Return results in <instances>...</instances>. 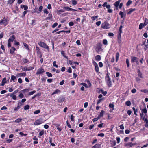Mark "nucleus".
<instances>
[{"label":"nucleus","mask_w":148,"mask_h":148,"mask_svg":"<svg viewBox=\"0 0 148 148\" xmlns=\"http://www.w3.org/2000/svg\"><path fill=\"white\" fill-rule=\"evenodd\" d=\"M29 91V89H23L21 90L20 92H22L23 93H25V92H28Z\"/></svg>","instance_id":"obj_38"},{"label":"nucleus","mask_w":148,"mask_h":148,"mask_svg":"<svg viewBox=\"0 0 148 148\" xmlns=\"http://www.w3.org/2000/svg\"><path fill=\"white\" fill-rule=\"evenodd\" d=\"M46 73L47 75L49 77H52V75L49 72H47Z\"/></svg>","instance_id":"obj_44"},{"label":"nucleus","mask_w":148,"mask_h":148,"mask_svg":"<svg viewBox=\"0 0 148 148\" xmlns=\"http://www.w3.org/2000/svg\"><path fill=\"white\" fill-rule=\"evenodd\" d=\"M6 78H4L2 80V83L1 85L2 86H3L4 84L6 83Z\"/></svg>","instance_id":"obj_19"},{"label":"nucleus","mask_w":148,"mask_h":148,"mask_svg":"<svg viewBox=\"0 0 148 148\" xmlns=\"http://www.w3.org/2000/svg\"><path fill=\"white\" fill-rule=\"evenodd\" d=\"M106 81L107 83V85L109 87H110L112 86V82L110 77L108 74H107L105 77Z\"/></svg>","instance_id":"obj_2"},{"label":"nucleus","mask_w":148,"mask_h":148,"mask_svg":"<svg viewBox=\"0 0 148 148\" xmlns=\"http://www.w3.org/2000/svg\"><path fill=\"white\" fill-rule=\"evenodd\" d=\"M60 92H61L59 90H58V89H56L55 90V91L54 92H53L52 93V95H53L54 94H58L59 93H60Z\"/></svg>","instance_id":"obj_23"},{"label":"nucleus","mask_w":148,"mask_h":148,"mask_svg":"<svg viewBox=\"0 0 148 148\" xmlns=\"http://www.w3.org/2000/svg\"><path fill=\"white\" fill-rule=\"evenodd\" d=\"M36 91L35 90H33L31 92H30L28 94L29 95H33L34 93L36 92Z\"/></svg>","instance_id":"obj_53"},{"label":"nucleus","mask_w":148,"mask_h":148,"mask_svg":"<svg viewBox=\"0 0 148 148\" xmlns=\"http://www.w3.org/2000/svg\"><path fill=\"white\" fill-rule=\"evenodd\" d=\"M144 26V24L143 25L142 23H140L139 25V29H142Z\"/></svg>","instance_id":"obj_46"},{"label":"nucleus","mask_w":148,"mask_h":148,"mask_svg":"<svg viewBox=\"0 0 148 148\" xmlns=\"http://www.w3.org/2000/svg\"><path fill=\"white\" fill-rule=\"evenodd\" d=\"M131 62H136L137 64H138V58L136 57L131 56Z\"/></svg>","instance_id":"obj_4"},{"label":"nucleus","mask_w":148,"mask_h":148,"mask_svg":"<svg viewBox=\"0 0 148 148\" xmlns=\"http://www.w3.org/2000/svg\"><path fill=\"white\" fill-rule=\"evenodd\" d=\"M126 63L127 66L128 67H129L130 66V64L129 59L128 58H127L126 59Z\"/></svg>","instance_id":"obj_27"},{"label":"nucleus","mask_w":148,"mask_h":148,"mask_svg":"<svg viewBox=\"0 0 148 148\" xmlns=\"http://www.w3.org/2000/svg\"><path fill=\"white\" fill-rule=\"evenodd\" d=\"M71 2L72 4L74 5H75L77 3V1L75 0H72Z\"/></svg>","instance_id":"obj_47"},{"label":"nucleus","mask_w":148,"mask_h":148,"mask_svg":"<svg viewBox=\"0 0 148 148\" xmlns=\"http://www.w3.org/2000/svg\"><path fill=\"white\" fill-rule=\"evenodd\" d=\"M8 20L4 18L0 20V25L5 26L8 24Z\"/></svg>","instance_id":"obj_1"},{"label":"nucleus","mask_w":148,"mask_h":148,"mask_svg":"<svg viewBox=\"0 0 148 148\" xmlns=\"http://www.w3.org/2000/svg\"><path fill=\"white\" fill-rule=\"evenodd\" d=\"M95 60L97 61H99L101 59V57L99 55H97L95 56Z\"/></svg>","instance_id":"obj_16"},{"label":"nucleus","mask_w":148,"mask_h":148,"mask_svg":"<svg viewBox=\"0 0 148 148\" xmlns=\"http://www.w3.org/2000/svg\"><path fill=\"white\" fill-rule=\"evenodd\" d=\"M69 26H73L74 25V24L73 22L71 21L69 23Z\"/></svg>","instance_id":"obj_64"},{"label":"nucleus","mask_w":148,"mask_h":148,"mask_svg":"<svg viewBox=\"0 0 148 148\" xmlns=\"http://www.w3.org/2000/svg\"><path fill=\"white\" fill-rule=\"evenodd\" d=\"M119 14L121 16V17L123 18L124 16H125V15L123 14V12L122 11H120L119 13Z\"/></svg>","instance_id":"obj_33"},{"label":"nucleus","mask_w":148,"mask_h":148,"mask_svg":"<svg viewBox=\"0 0 148 148\" xmlns=\"http://www.w3.org/2000/svg\"><path fill=\"white\" fill-rule=\"evenodd\" d=\"M42 123V121L39 119L36 120L34 123V124L35 125H38Z\"/></svg>","instance_id":"obj_8"},{"label":"nucleus","mask_w":148,"mask_h":148,"mask_svg":"<svg viewBox=\"0 0 148 148\" xmlns=\"http://www.w3.org/2000/svg\"><path fill=\"white\" fill-rule=\"evenodd\" d=\"M125 146H128L132 147L133 146V144L132 142H128L125 144Z\"/></svg>","instance_id":"obj_17"},{"label":"nucleus","mask_w":148,"mask_h":148,"mask_svg":"<svg viewBox=\"0 0 148 148\" xmlns=\"http://www.w3.org/2000/svg\"><path fill=\"white\" fill-rule=\"evenodd\" d=\"M34 69V67H25L24 68V70L25 71H29L33 69Z\"/></svg>","instance_id":"obj_15"},{"label":"nucleus","mask_w":148,"mask_h":148,"mask_svg":"<svg viewBox=\"0 0 148 148\" xmlns=\"http://www.w3.org/2000/svg\"><path fill=\"white\" fill-rule=\"evenodd\" d=\"M132 109H133V110L134 111V114L136 115V116H137V114H136V112H137V111H138V110L137 109H136L134 107H133L132 108Z\"/></svg>","instance_id":"obj_28"},{"label":"nucleus","mask_w":148,"mask_h":148,"mask_svg":"<svg viewBox=\"0 0 148 148\" xmlns=\"http://www.w3.org/2000/svg\"><path fill=\"white\" fill-rule=\"evenodd\" d=\"M38 44L40 46L43 48L47 49L48 51H49V47L44 42L40 41L38 42Z\"/></svg>","instance_id":"obj_3"},{"label":"nucleus","mask_w":148,"mask_h":148,"mask_svg":"<svg viewBox=\"0 0 148 148\" xmlns=\"http://www.w3.org/2000/svg\"><path fill=\"white\" fill-rule=\"evenodd\" d=\"M103 43L105 45H106L108 44L107 40L106 39H104L103 40Z\"/></svg>","instance_id":"obj_51"},{"label":"nucleus","mask_w":148,"mask_h":148,"mask_svg":"<svg viewBox=\"0 0 148 148\" xmlns=\"http://www.w3.org/2000/svg\"><path fill=\"white\" fill-rule=\"evenodd\" d=\"M58 23H54L52 26V27L53 28H54L57 26L58 25Z\"/></svg>","instance_id":"obj_63"},{"label":"nucleus","mask_w":148,"mask_h":148,"mask_svg":"<svg viewBox=\"0 0 148 148\" xmlns=\"http://www.w3.org/2000/svg\"><path fill=\"white\" fill-rule=\"evenodd\" d=\"M109 106L110 108H112V110H114V103H112L109 104Z\"/></svg>","instance_id":"obj_25"},{"label":"nucleus","mask_w":148,"mask_h":148,"mask_svg":"<svg viewBox=\"0 0 148 148\" xmlns=\"http://www.w3.org/2000/svg\"><path fill=\"white\" fill-rule=\"evenodd\" d=\"M22 120V119L21 118H18L15 121V122L16 123H19Z\"/></svg>","instance_id":"obj_39"},{"label":"nucleus","mask_w":148,"mask_h":148,"mask_svg":"<svg viewBox=\"0 0 148 148\" xmlns=\"http://www.w3.org/2000/svg\"><path fill=\"white\" fill-rule=\"evenodd\" d=\"M83 19L82 20V23H83L86 20V17L85 16H82Z\"/></svg>","instance_id":"obj_60"},{"label":"nucleus","mask_w":148,"mask_h":148,"mask_svg":"<svg viewBox=\"0 0 148 148\" xmlns=\"http://www.w3.org/2000/svg\"><path fill=\"white\" fill-rule=\"evenodd\" d=\"M43 8V6H40L39 7V10H38L39 12H38L37 13H38L39 12H41L42 11V9Z\"/></svg>","instance_id":"obj_59"},{"label":"nucleus","mask_w":148,"mask_h":148,"mask_svg":"<svg viewBox=\"0 0 148 148\" xmlns=\"http://www.w3.org/2000/svg\"><path fill=\"white\" fill-rule=\"evenodd\" d=\"M138 75L141 78H142V74L141 72L139 70H138Z\"/></svg>","instance_id":"obj_32"},{"label":"nucleus","mask_w":148,"mask_h":148,"mask_svg":"<svg viewBox=\"0 0 148 148\" xmlns=\"http://www.w3.org/2000/svg\"><path fill=\"white\" fill-rule=\"evenodd\" d=\"M80 85H83L86 88H88V85L85 83H80Z\"/></svg>","instance_id":"obj_56"},{"label":"nucleus","mask_w":148,"mask_h":148,"mask_svg":"<svg viewBox=\"0 0 148 148\" xmlns=\"http://www.w3.org/2000/svg\"><path fill=\"white\" fill-rule=\"evenodd\" d=\"M62 8L64 9H66V10L68 11H77V10H76L70 8L68 7L65 6L64 7H63Z\"/></svg>","instance_id":"obj_9"},{"label":"nucleus","mask_w":148,"mask_h":148,"mask_svg":"<svg viewBox=\"0 0 148 148\" xmlns=\"http://www.w3.org/2000/svg\"><path fill=\"white\" fill-rule=\"evenodd\" d=\"M10 96L12 97V99H13L14 100H16V97L15 95H14L13 94H11L10 95Z\"/></svg>","instance_id":"obj_40"},{"label":"nucleus","mask_w":148,"mask_h":148,"mask_svg":"<svg viewBox=\"0 0 148 148\" xmlns=\"http://www.w3.org/2000/svg\"><path fill=\"white\" fill-rule=\"evenodd\" d=\"M23 45L26 48V49L28 50H29V47H28V46L27 45V44L25 43H23Z\"/></svg>","instance_id":"obj_37"},{"label":"nucleus","mask_w":148,"mask_h":148,"mask_svg":"<svg viewBox=\"0 0 148 148\" xmlns=\"http://www.w3.org/2000/svg\"><path fill=\"white\" fill-rule=\"evenodd\" d=\"M44 130H42L40 133L39 134V136H42L44 134Z\"/></svg>","instance_id":"obj_62"},{"label":"nucleus","mask_w":148,"mask_h":148,"mask_svg":"<svg viewBox=\"0 0 148 148\" xmlns=\"http://www.w3.org/2000/svg\"><path fill=\"white\" fill-rule=\"evenodd\" d=\"M109 27V24L106 22L102 23L101 25V28L103 29H108Z\"/></svg>","instance_id":"obj_5"},{"label":"nucleus","mask_w":148,"mask_h":148,"mask_svg":"<svg viewBox=\"0 0 148 148\" xmlns=\"http://www.w3.org/2000/svg\"><path fill=\"white\" fill-rule=\"evenodd\" d=\"M27 12H28V11L27 10L24 11L23 13V14L21 16V17L22 18L24 17Z\"/></svg>","instance_id":"obj_41"},{"label":"nucleus","mask_w":148,"mask_h":148,"mask_svg":"<svg viewBox=\"0 0 148 148\" xmlns=\"http://www.w3.org/2000/svg\"><path fill=\"white\" fill-rule=\"evenodd\" d=\"M125 104L127 106H130L131 104V102L129 100L126 101L125 102Z\"/></svg>","instance_id":"obj_34"},{"label":"nucleus","mask_w":148,"mask_h":148,"mask_svg":"<svg viewBox=\"0 0 148 148\" xmlns=\"http://www.w3.org/2000/svg\"><path fill=\"white\" fill-rule=\"evenodd\" d=\"M61 55L63 56L65 58L68 59V57L64 55V51L63 50L61 51Z\"/></svg>","instance_id":"obj_29"},{"label":"nucleus","mask_w":148,"mask_h":148,"mask_svg":"<svg viewBox=\"0 0 148 148\" xmlns=\"http://www.w3.org/2000/svg\"><path fill=\"white\" fill-rule=\"evenodd\" d=\"M15 38V36L14 35H12L9 39L8 41L10 42H12L14 40Z\"/></svg>","instance_id":"obj_10"},{"label":"nucleus","mask_w":148,"mask_h":148,"mask_svg":"<svg viewBox=\"0 0 148 148\" xmlns=\"http://www.w3.org/2000/svg\"><path fill=\"white\" fill-rule=\"evenodd\" d=\"M29 62V60L26 58H24L23 59V62L24 63H26Z\"/></svg>","instance_id":"obj_52"},{"label":"nucleus","mask_w":148,"mask_h":148,"mask_svg":"<svg viewBox=\"0 0 148 148\" xmlns=\"http://www.w3.org/2000/svg\"><path fill=\"white\" fill-rule=\"evenodd\" d=\"M142 112L145 114H146L147 113V111L146 108H144L142 110Z\"/></svg>","instance_id":"obj_48"},{"label":"nucleus","mask_w":148,"mask_h":148,"mask_svg":"<svg viewBox=\"0 0 148 148\" xmlns=\"http://www.w3.org/2000/svg\"><path fill=\"white\" fill-rule=\"evenodd\" d=\"M92 147V148H101V145L99 144H96Z\"/></svg>","instance_id":"obj_14"},{"label":"nucleus","mask_w":148,"mask_h":148,"mask_svg":"<svg viewBox=\"0 0 148 148\" xmlns=\"http://www.w3.org/2000/svg\"><path fill=\"white\" fill-rule=\"evenodd\" d=\"M56 127L57 128V130L60 132L62 130V129L61 127H60V125L59 124H55Z\"/></svg>","instance_id":"obj_18"},{"label":"nucleus","mask_w":148,"mask_h":148,"mask_svg":"<svg viewBox=\"0 0 148 148\" xmlns=\"http://www.w3.org/2000/svg\"><path fill=\"white\" fill-rule=\"evenodd\" d=\"M121 1V0H118V1H116L115 3H114V6L116 7H117L119 5V4L120 2Z\"/></svg>","instance_id":"obj_26"},{"label":"nucleus","mask_w":148,"mask_h":148,"mask_svg":"<svg viewBox=\"0 0 148 148\" xmlns=\"http://www.w3.org/2000/svg\"><path fill=\"white\" fill-rule=\"evenodd\" d=\"M100 118V116H98L97 117L94 118L92 120V121L93 122H95L97 121Z\"/></svg>","instance_id":"obj_43"},{"label":"nucleus","mask_w":148,"mask_h":148,"mask_svg":"<svg viewBox=\"0 0 148 148\" xmlns=\"http://www.w3.org/2000/svg\"><path fill=\"white\" fill-rule=\"evenodd\" d=\"M16 50V48L14 47L10 49V53L11 54H13L14 52V51Z\"/></svg>","instance_id":"obj_20"},{"label":"nucleus","mask_w":148,"mask_h":148,"mask_svg":"<svg viewBox=\"0 0 148 148\" xmlns=\"http://www.w3.org/2000/svg\"><path fill=\"white\" fill-rule=\"evenodd\" d=\"M52 19V15L51 13H50L48 15V16L47 17V20H51Z\"/></svg>","instance_id":"obj_22"},{"label":"nucleus","mask_w":148,"mask_h":148,"mask_svg":"<svg viewBox=\"0 0 148 148\" xmlns=\"http://www.w3.org/2000/svg\"><path fill=\"white\" fill-rule=\"evenodd\" d=\"M140 91L145 93H148V90L147 89H142L140 90Z\"/></svg>","instance_id":"obj_35"},{"label":"nucleus","mask_w":148,"mask_h":148,"mask_svg":"<svg viewBox=\"0 0 148 148\" xmlns=\"http://www.w3.org/2000/svg\"><path fill=\"white\" fill-rule=\"evenodd\" d=\"M22 105L21 103L20 102L18 103V106L16 107H15L14 109V111H17L20 108V106Z\"/></svg>","instance_id":"obj_12"},{"label":"nucleus","mask_w":148,"mask_h":148,"mask_svg":"<svg viewBox=\"0 0 148 148\" xmlns=\"http://www.w3.org/2000/svg\"><path fill=\"white\" fill-rule=\"evenodd\" d=\"M40 112V110H38L35 111L34 112V114H37L39 113Z\"/></svg>","instance_id":"obj_57"},{"label":"nucleus","mask_w":148,"mask_h":148,"mask_svg":"<svg viewBox=\"0 0 148 148\" xmlns=\"http://www.w3.org/2000/svg\"><path fill=\"white\" fill-rule=\"evenodd\" d=\"M14 1V0H8V4H11L13 3Z\"/></svg>","instance_id":"obj_49"},{"label":"nucleus","mask_w":148,"mask_h":148,"mask_svg":"<svg viewBox=\"0 0 148 148\" xmlns=\"http://www.w3.org/2000/svg\"><path fill=\"white\" fill-rule=\"evenodd\" d=\"M143 119L145 120V126L146 127H148V120L146 118H144V117L143 118Z\"/></svg>","instance_id":"obj_13"},{"label":"nucleus","mask_w":148,"mask_h":148,"mask_svg":"<svg viewBox=\"0 0 148 148\" xmlns=\"http://www.w3.org/2000/svg\"><path fill=\"white\" fill-rule=\"evenodd\" d=\"M132 2V1L131 0H129L126 3V5L127 6L130 5L131 4Z\"/></svg>","instance_id":"obj_54"},{"label":"nucleus","mask_w":148,"mask_h":148,"mask_svg":"<svg viewBox=\"0 0 148 148\" xmlns=\"http://www.w3.org/2000/svg\"><path fill=\"white\" fill-rule=\"evenodd\" d=\"M29 108V105H27L25 106L24 107V109L25 110H28Z\"/></svg>","instance_id":"obj_55"},{"label":"nucleus","mask_w":148,"mask_h":148,"mask_svg":"<svg viewBox=\"0 0 148 148\" xmlns=\"http://www.w3.org/2000/svg\"><path fill=\"white\" fill-rule=\"evenodd\" d=\"M104 136V134L103 133H101L99 134H98V136H99L103 137Z\"/></svg>","instance_id":"obj_58"},{"label":"nucleus","mask_w":148,"mask_h":148,"mask_svg":"<svg viewBox=\"0 0 148 148\" xmlns=\"http://www.w3.org/2000/svg\"><path fill=\"white\" fill-rule=\"evenodd\" d=\"M94 64L95 66V71L97 72H98L99 71V68L98 66V64L95 62H94Z\"/></svg>","instance_id":"obj_11"},{"label":"nucleus","mask_w":148,"mask_h":148,"mask_svg":"<svg viewBox=\"0 0 148 148\" xmlns=\"http://www.w3.org/2000/svg\"><path fill=\"white\" fill-rule=\"evenodd\" d=\"M104 113V111L103 110H102L101 111L100 114L99 116H100V118L101 117H102L103 116V114Z\"/></svg>","instance_id":"obj_45"},{"label":"nucleus","mask_w":148,"mask_h":148,"mask_svg":"<svg viewBox=\"0 0 148 148\" xmlns=\"http://www.w3.org/2000/svg\"><path fill=\"white\" fill-rule=\"evenodd\" d=\"M129 10V11L127 13V14H130L132 12L135 11L136 9L135 8H131Z\"/></svg>","instance_id":"obj_24"},{"label":"nucleus","mask_w":148,"mask_h":148,"mask_svg":"<svg viewBox=\"0 0 148 148\" xmlns=\"http://www.w3.org/2000/svg\"><path fill=\"white\" fill-rule=\"evenodd\" d=\"M103 100V98H101V99L98 100L97 101V104L98 105L100 103L101 101Z\"/></svg>","instance_id":"obj_50"},{"label":"nucleus","mask_w":148,"mask_h":148,"mask_svg":"<svg viewBox=\"0 0 148 148\" xmlns=\"http://www.w3.org/2000/svg\"><path fill=\"white\" fill-rule=\"evenodd\" d=\"M119 52H117L116 53V62H117L118 61V59H119Z\"/></svg>","instance_id":"obj_30"},{"label":"nucleus","mask_w":148,"mask_h":148,"mask_svg":"<svg viewBox=\"0 0 148 148\" xmlns=\"http://www.w3.org/2000/svg\"><path fill=\"white\" fill-rule=\"evenodd\" d=\"M16 77L15 76L13 75H12L11 77V80L13 81L14 82H15V80L16 79Z\"/></svg>","instance_id":"obj_42"},{"label":"nucleus","mask_w":148,"mask_h":148,"mask_svg":"<svg viewBox=\"0 0 148 148\" xmlns=\"http://www.w3.org/2000/svg\"><path fill=\"white\" fill-rule=\"evenodd\" d=\"M148 24V20L147 18H145V22L144 23V26H146Z\"/></svg>","instance_id":"obj_36"},{"label":"nucleus","mask_w":148,"mask_h":148,"mask_svg":"<svg viewBox=\"0 0 148 148\" xmlns=\"http://www.w3.org/2000/svg\"><path fill=\"white\" fill-rule=\"evenodd\" d=\"M65 11V10L64 9H60L58 11L57 13L58 14H60L64 12Z\"/></svg>","instance_id":"obj_31"},{"label":"nucleus","mask_w":148,"mask_h":148,"mask_svg":"<svg viewBox=\"0 0 148 148\" xmlns=\"http://www.w3.org/2000/svg\"><path fill=\"white\" fill-rule=\"evenodd\" d=\"M65 100L63 96H61L59 97L58 99V102L61 103L63 102Z\"/></svg>","instance_id":"obj_6"},{"label":"nucleus","mask_w":148,"mask_h":148,"mask_svg":"<svg viewBox=\"0 0 148 148\" xmlns=\"http://www.w3.org/2000/svg\"><path fill=\"white\" fill-rule=\"evenodd\" d=\"M44 13L45 14H47L49 13V12L48 11V10L47 9H45L44 10Z\"/></svg>","instance_id":"obj_61"},{"label":"nucleus","mask_w":148,"mask_h":148,"mask_svg":"<svg viewBox=\"0 0 148 148\" xmlns=\"http://www.w3.org/2000/svg\"><path fill=\"white\" fill-rule=\"evenodd\" d=\"M17 75L19 77H25L26 75L25 73H21L17 74Z\"/></svg>","instance_id":"obj_21"},{"label":"nucleus","mask_w":148,"mask_h":148,"mask_svg":"<svg viewBox=\"0 0 148 148\" xmlns=\"http://www.w3.org/2000/svg\"><path fill=\"white\" fill-rule=\"evenodd\" d=\"M45 71L42 68L39 69L36 73L37 74H41L44 72Z\"/></svg>","instance_id":"obj_7"}]
</instances>
